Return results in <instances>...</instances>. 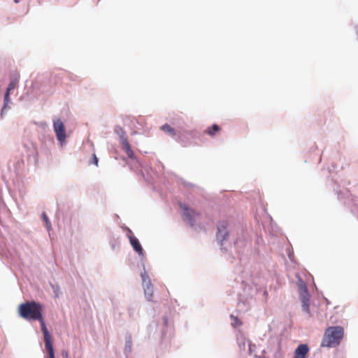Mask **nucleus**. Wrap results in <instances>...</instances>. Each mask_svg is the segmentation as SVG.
Masks as SVG:
<instances>
[{"mask_svg": "<svg viewBox=\"0 0 358 358\" xmlns=\"http://www.w3.org/2000/svg\"><path fill=\"white\" fill-rule=\"evenodd\" d=\"M19 315L27 320L41 319L43 315V306L36 301H27L18 306Z\"/></svg>", "mask_w": 358, "mask_h": 358, "instance_id": "1", "label": "nucleus"}, {"mask_svg": "<svg viewBox=\"0 0 358 358\" xmlns=\"http://www.w3.org/2000/svg\"><path fill=\"white\" fill-rule=\"evenodd\" d=\"M343 335V327L339 326L329 327L324 332L321 345L327 348L336 347L340 344Z\"/></svg>", "mask_w": 358, "mask_h": 358, "instance_id": "2", "label": "nucleus"}, {"mask_svg": "<svg viewBox=\"0 0 358 358\" xmlns=\"http://www.w3.org/2000/svg\"><path fill=\"white\" fill-rule=\"evenodd\" d=\"M179 206L182 210V215L183 219L187 221L191 227L195 224L196 219L199 217V213L194 209L189 208L185 203H179Z\"/></svg>", "mask_w": 358, "mask_h": 358, "instance_id": "3", "label": "nucleus"}, {"mask_svg": "<svg viewBox=\"0 0 358 358\" xmlns=\"http://www.w3.org/2000/svg\"><path fill=\"white\" fill-rule=\"evenodd\" d=\"M53 129L57 140L62 144L66 141L65 126L60 119L53 121Z\"/></svg>", "mask_w": 358, "mask_h": 358, "instance_id": "4", "label": "nucleus"}, {"mask_svg": "<svg viewBox=\"0 0 358 358\" xmlns=\"http://www.w3.org/2000/svg\"><path fill=\"white\" fill-rule=\"evenodd\" d=\"M36 320L40 322L41 331L43 334L44 341H45V347L48 352H54L53 346L51 341V336L48 330V328L45 325L43 315H41V319H37Z\"/></svg>", "mask_w": 358, "mask_h": 358, "instance_id": "5", "label": "nucleus"}, {"mask_svg": "<svg viewBox=\"0 0 358 358\" xmlns=\"http://www.w3.org/2000/svg\"><path fill=\"white\" fill-rule=\"evenodd\" d=\"M143 286L146 299L152 301L153 298V287L148 273L145 271L141 273Z\"/></svg>", "mask_w": 358, "mask_h": 358, "instance_id": "6", "label": "nucleus"}, {"mask_svg": "<svg viewBox=\"0 0 358 358\" xmlns=\"http://www.w3.org/2000/svg\"><path fill=\"white\" fill-rule=\"evenodd\" d=\"M18 82H19V78L16 77L15 78H13L11 80L10 83H9L7 90H6V94H5V96H4V105L1 110V115H3L4 110L7 108L8 103L10 102V96H9L10 94L13 90H14L17 87V86L18 85Z\"/></svg>", "mask_w": 358, "mask_h": 358, "instance_id": "7", "label": "nucleus"}, {"mask_svg": "<svg viewBox=\"0 0 358 358\" xmlns=\"http://www.w3.org/2000/svg\"><path fill=\"white\" fill-rule=\"evenodd\" d=\"M227 227L228 223L226 221L220 222L217 224V238L221 242L226 241L229 236Z\"/></svg>", "mask_w": 358, "mask_h": 358, "instance_id": "8", "label": "nucleus"}, {"mask_svg": "<svg viewBox=\"0 0 358 358\" xmlns=\"http://www.w3.org/2000/svg\"><path fill=\"white\" fill-rule=\"evenodd\" d=\"M300 297L302 303L303 310L310 315L309 294L306 287L301 291Z\"/></svg>", "mask_w": 358, "mask_h": 358, "instance_id": "9", "label": "nucleus"}, {"mask_svg": "<svg viewBox=\"0 0 358 358\" xmlns=\"http://www.w3.org/2000/svg\"><path fill=\"white\" fill-rule=\"evenodd\" d=\"M120 139H121V143L122 145L123 150L125 152V153L127 155V156L129 158H131V159L134 158V152L131 148V146L129 143V141H128L127 137L125 136L124 132H123V134L121 135Z\"/></svg>", "mask_w": 358, "mask_h": 358, "instance_id": "10", "label": "nucleus"}, {"mask_svg": "<svg viewBox=\"0 0 358 358\" xmlns=\"http://www.w3.org/2000/svg\"><path fill=\"white\" fill-rule=\"evenodd\" d=\"M129 233L131 235L129 236L130 243L132 245L134 250L139 255H142L143 254V250L138 240L132 235V232L130 231Z\"/></svg>", "mask_w": 358, "mask_h": 358, "instance_id": "11", "label": "nucleus"}, {"mask_svg": "<svg viewBox=\"0 0 358 358\" xmlns=\"http://www.w3.org/2000/svg\"><path fill=\"white\" fill-rule=\"evenodd\" d=\"M309 349L306 344L299 345L294 352V358H306Z\"/></svg>", "mask_w": 358, "mask_h": 358, "instance_id": "12", "label": "nucleus"}, {"mask_svg": "<svg viewBox=\"0 0 358 358\" xmlns=\"http://www.w3.org/2000/svg\"><path fill=\"white\" fill-rule=\"evenodd\" d=\"M220 131V127L217 124H214L211 127H208L206 129L205 133L208 134L210 136H214Z\"/></svg>", "mask_w": 358, "mask_h": 358, "instance_id": "13", "label": "nucleus"}, {"mask_svg": "<svg viewBox=\"0 0 358 358\" xmlns=\"http://www.w3.org/2000/svg\"><path fill=\"white\" fill-rule=\"evenodd\" d=\"M162 130H163L164 132L169 134V135H171V136H175L176 134V132L175 131V129L171 127L170 125H169L168 124H164L162 127H161Z\"/></svg>", "mask_w": 358, "mask_h": 358, "instance_id": "14", "label": "nucleus"}, {"mask_svg": "<svg viewBox=\"0 0 358 358\" xmlns=\"http://www.w3.org/2000/svg\"><path fill=\"white\" fill-rule=\"evenodd\" d=\"M231 318L234 320V322L232 323V325L234 327H238V326L241 325V322L238 320V317L231 315Z\"/></svg>", "mask_w": 358, "mask_h": 358, "instance_id": "15", "label": "nucleus"}, {"mask_svg": "<svg viewBox=\"0 0 358 358\" xmlns=\"http://www.w3.org/2000/svg\"><path fill=\"white\" fill-rule=\"evenodd\" d=\"M42 217H43V220H44V222H45L48 229H50V222L48 218V216L46 215V214L45 213H43Z\"/></svg>", "mask_w": 358, "mask_h": 358, "instance_id": "16", "label": "nucleus"}, {"mask_svg": "<svg viewBox=\"0 0 358 358\" xmlns=\"http://www.w3.org/2000/svg\"><path fill=\"white\" fill-rule=\"evenodd\" d=\"M92 163L94 164L96 166H98V158H97V157L96 156L95 154H94L93 156H92Z\"/></svg>", "mask_w": 358, "mask_h": 358, "instance_id": "17", "label": "nucleus"}, {"mask_svg": "<svg viewBox=\"0 0 358 358\" xmlns=\"http://www.w3.org/2000/svg\"><path fill=\"white\" fill-rule=\"evenodd\" d=\"M62 356L63 358H69L68 352L65 350L62 352Z\"/></svg>", "mask_w": 358, "mask_h": 358, "instance_id": "18", "label": "nucleus"}, {"mask_svg": "<svg viewBox=\"0 0 358 358\" xmlns=\"http://www.w3.org/2000/svg\"><path fill=\"white\" fill-rule=\"evenodd\" d=\"M131 341H128L127 343V345H126V348H129V350L130 351L131 350Z\"/></svg>", "mask_w": 358, "mask_h": 358, "instance_id": "19", "label": "nucleus"}, {"mask_svg": "<svg viewBox=\"0 0 358 358\" xmlns=\"http://www.w3.org/2000/svg\"><path fill=\"white\" fill-rule=\"evenodd\" d=\"M48 354H49V357H50V358H55V354H54V352H48Z\"/></svg>", "mask_w": 358, "mask_h": 358, "instance_id": "20", "label": "nucleus"}, {"mask_svg": "<svg viewBox=\"0 0 358 358\" xmlns=\"http://www.w3.org/2000/svg\"><path fill=\"white\" fill-rule=\"evenodd\" d=\"M15 3H18L19 0H14Z\"/></svg>", "mask_w": 358, "mask_h": 358, "instance_id": "21", "label": "nucleus"}, {"mask_svg": "<svg viewBox=\"0 0 358 358\" xmlns=\"http://www.w3.org/2000/svg\"><path fill=\"white\" fill-rule=\"evenodd\" d=\"M357 33H358V29H357Z\"/></svg>", "mask_w": 358, "mask_h": 358, "instance_id": "22", "label": "nucleus"}]
</instances>
